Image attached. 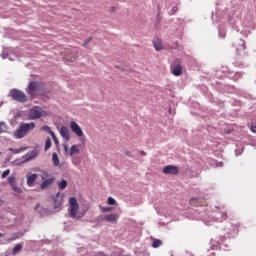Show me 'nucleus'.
<instances>
[{
    "label": "nucleus",
    "mask_w": 256,
    "mask_h": 256,
    "mask_svg": "<svg viewBox=\"0 0 256 256\" xmlns=\"http://www.w3.org/2000/svg\"><path fill=\"white\" fill-rule=\"evenodd\" d=\"M9 173H11V170L10 169H7L5 170L3 173H2V179H5V177H7L9 175Z\"/></svg>",
    "instance_id": "obj_45"
},
{
    "label": "nucleus",
    "mask_w": 256,
    "mask_h": 256,
    "mask_svg": "<svg viewBox=\"0 0 256 256\" xmlns=\"http://www.w3.org/2000/svg\"><path fill=\"white\" fill-rule=\"evenodd\" d=\"M34 209H35V211H37V209H39V203L35 205Z\"/></svg>",
    "instance_id": "obj_60"
},
{
    "label": "nucleus",
    "mask_w": 256,
    "mask_h": 256,
    "mask_svg": "<svg viewBox=\"0 0 256 256\" xmlns=\"http://www.w3.org/2000/svg\"><path fill=\"white\" fill-rule=\"evenodd\" d=\"M49 149H51V138L47 137L45 140L44 151H49Z\"/></svg>",
    "instance_id": "obj_31"
},
{
    "label": "nucleus",
    "mask_w": 256,
    "mask_h": 256,
    "mask_svg": "<svg viewBox=\"0 0 256 256\" xmlns=\"http://www.w3.org/2000/svg\"><path fill=\"white\" fill-rule=\"evenodd\" d=\"M8 183L11 185L12 183H15V176H9L8 177Z\"/></svg>",
    "instance_id": "obj_46"
},
{
    "label": "nucleus",
    "mask_w": 256,
    "mask_h": 256,
    "mask_svg": "<svg viewBox=\"0 0 256 256\" xmlns=\"http://www.w3.org/2000/svg\"><path fill=\"white\" fill-rule=\"evenodd\" d=\"M70 129H71L72 133H75V135H77V137H83V130L81 129V126H79V124H77V122L71 121Z\"/></svg>",
    "instance_id": "obj_10"
},
{
    "label": "nucleus",
    "mask_w": 256,
    "mask_h": 256,
    "mask_svg": "<svg viewBox=\"0 0 256 256\" xmlns=\"http://www.w3.org/2000/svg\"><path fill=\"white\" fill-rule=\"evenodd\" d=\"M3 237V233L0 232V239Z\"/></svg>",
    "instance_id": "obj_61"
},
{
    "label": "nucleus",
    "mask_w": 256,
    "mask_h": 256,
    "mask_svg": "<svg viewBox=\"0 0 256 256\" xmlns=\"http://www.w3.org/2000/svg\"><path fill=\"white\" fill-rule=\"evenodd\" d=\"M235 78V72H232L229 76L228 79H231V81H234Z\"/></svg>",
    "instance_id": "obj_51"
},
{
    "label": "nucleus",
    "mask_w": 256,
    "mask_h": 256,
    "mask_svg": "<svg viewBox=\"0 0 256 256\" xmlns=\"http://www.w3.org/2000/svg\"><path fill=\"white\" fill-rule=\"evenodd\" d=\"M9 161H11V156H7V157L5 158L4 163H9Z\"/></svg>",
    "instance_id": "obj_56"
},
{
    "label": "nucleus",
    "mask_w": 256,
    "mask_h": 256,
    "mask_svg": "<svg viewBox=\"0 0 256 256\" xmlns=\"http://www.w3.org/2000/svg\"><path fill=\"white\" fill-rule=\"evenodd\" d=\"M218 93H235V86L229 84L216 83Z\"/></svg>",
    "instance_id": "obj_8"
},
{
    "label": "nucleus",
    "mask_w": 256,
    "mask_h": 256,
    "mask_svg": "<svg viewBox=\"0 0 256 256\" xmlns=\"http://www.w3.org/2000/svg\"><path fill=\"white\" fill-rule=\"evenodd\" d=\"M235 155L236 157H239V155H243V147L235 149Z\"/></svg>",
    "instance_id": "obj_40"
},
{
    "label": "nucleus",
    "mask_w": 256,
    "mask_h": 256,
    "mask_svg": "<svg viewBox=\"0 0 256 256\" xmlns=\"http://www.w3.org/2000/svg\"><path fill=\"white\" fill-rule=\"evenodd\" d=\"M85 136L83 135V136H80V141H81V144L82 145H85Z\"/></svg>",
    "instance_id": "obj_54"
},
{
    "label": "nucleus",
    "mask_w": 256,
    "mask_h": 256,
    "mask_svg": "<svg viewBox=\"0 0 256 256\" xmlns=\"http://www.w3.org/2000/svg\"><path fill=\"white\" fill-rule=\"evenodd\" d=\"M53 183H55V177H50L40 184V189L43 191L47 189L49 185H53Z\"/></svg>",
    "instance_id": "obj_15"
},
{
    "label": "nucleus",
    "mask_w": 256,
    "mask_h": 256,
    "mask_svg": "<svg viewBox=\"0 0 256 256\" xmlns=\"http://www.w3.org/2000/svg\"><path fill=\"white\" fill-rule=\"evenodd\" d=\"M221 221H227V213L226 212H223L221 214Z\"/></svg>",
    "instance_id": "obj_47"
},
{
    "label": "nucleus",
    "mask_w": 256,
    "mask_h": 256,
    "mask_svg": "<svg viewBox=\"0 0 256 256\" xmlns=\"http://www.w3.org/2000/svg\"><path fill=\"white\" fill-rule=\"evenodd\" d=\"M91 41H93V37H89L86 40H84L82 47H87V45H89V43H91Z\"/></svg>",
    "instance_id": "obj_39"
},
{
    "label": "nucleus",
    "mask_w": 256,
    "mask_h": 256,
    "mask_svg": "<svg viewBox=\"0 0 256 256\" xmlns=\"http://www.w3.org/2000/svg\"><path fill=\"white\" fill-rule=\"evenodd\" d=\"M26 149H27V147H20L18 149L9 148V151H11V153H14V155H17L19 153H23V151H25Z\"/></svg>",
    "instance_id": "obj_25"
},
{
    "label": "nucleus",
    "mask_w": 256,
    "mask_h": 256,
    "mask_svg": "<svg viewBox=\"0 0 256 256\" xmlns=\"http://www.w3.org/2000/svg\"><path fill=\"white\" fill-rule=\"evenodd\" d=\"M7 129H9V127H7V123H5L4 121L0 122V135L1 133H7Z\"/></svg>",
    "instance_id": "obj_26"
},
{
    "label": "nucleus",
    "mask_w": 256,
    "mask_h": 256,
    "mask_svg": "<svg viewBox=\"0 0 256 256\" xmlns=\"http://www.w3.org/2000/svg\"><path fill=\"white\" fill-rule=\"evenodd\" d=\"M25 91H26L29 99L31 101H33V99L35 97H37V93L39 92V82H37V81H30L28 83V86H27Z\"/></svg>",
    "instance_id": "obj_6"
},
{
    "label": "nucleus",
    "mask_w": 256,
    "mask_h": 256,
    "mask_svg": "<svg viewBox=\"0 0 256 256\" xmlns=\"http://www.w3.org/2000/svg\"><path fill=\"white\" fill-rule=\"evenodd\" d=\"M37 155H39V151L37 150H32L30 152H28L27 154H25L24 156H22V160L19 158H16L15 160H13L11 162V165H13V167L15 166H21L23 165V163H29V161H31L32 159H35V157H37Z\"/></svg>",
    "instance_id": "obj_2"
},
{
    "label": "nucleus",
    "mask_w": 256,
    "mask_h": 256,
    "mask_svg": "<svg viewBox=\"0 0 256 256\" xmlns=\"http://www.w3.org/2000/svg\"><path fill=\"white\" fill-rule=\"evenodd\" d=\"M248 55L245 40L240 38L236 44V59H245Z\"/></svg>",
    "instance_id": "obj_5"
},
{
    "label": "nucleus",
    "mask_w": 256,
    "mask_h": 256,
    "mask_svg": "<svg viewBox=\"0 0 256 256\" xmlns=\"http://www.w3.org/2000/svg\"><path fill=\"white\" fill-rule=\"evenodd\" d=\"M25 236V232H15L11 235V237L9 238V241H17V239H21V237Z\"/></svg>",
    "instance_id": "obj_19"
},
{
    "label": "nucleus",
    "mask_w": 256,
    "mask_h": 256,
    "mask_svg": "<svg viewBox=\"0 0 256 256\" xmlns=\"http://www.w3.org/2000/svg\"><path fill=\"white\" fill-rule=\"evenodd\" d=\"M179 11V8L177 6L172 7V9L168 12V15H175Z\"/></svg>",
    "instance_id": "obj_38"
},
{
    "label": "nucleus",
    "mask_w": 256,
    "mask_h": 256,
    "mask_svg": "<svg viewBox=\"0 0 256 256\" xmlns=\"http://www.w3.org/2000/svg\"><path fill=\"white\" fill-rule=\"evenodd\" d=\"M234 67H243V61L236 60L233 62Z\"/></svg>",
    "instance_id": "obj_43"
},
{
    "label": "nucleus",
    "mask_w": 256,
    "mask_h": 256,
    "mask_svg": "<svg viewBox=\"0 0 256 256\" xmlns=\"http://www.w3.org/2000/svg\"><path fill=\"white\" fill-rule=\"evenodd\" d=\"M52 161L55 167H59V156L55 152L52 154Z\"/></svg>",
    "instance_id": "obj_27"
},
{
    "label": "nucleus",
    "mask_w": 256,
    "mask_h": 256,
    "mask_svg": "<svg viewBox=\"0 0 256 256\" xmlns=\"http://www.w3.org/2000/svg\"><path fill=\"white\" fill-rule=\"evenodd\" d=\"M212 255H215V252H213Z\"/></svg>",
    "instance_id": "obj_63"
},
{
    "label": "nucleus",
    "mask_w": 256,
    "mask_h": 256,
    "mask_svg": "<svg viewBox=\"0 0 256 256\" xmlns=\"http://www.w3.org/2000/svg\"><path fill=\"white\" fill-rule=\"evenodd\" d=\"M1 57H2V59H7V58L9 57V53H6V54H5V52H3V53L1 54Z\"/></svg>",
    "instance_id": "obj_53"
},
{
    "label": "nucleus",
    "mask_w": 256,
    "mask_h": 256,
    "mask_svg": "<svg viewBox=\"0 0 256 256\" xmlns=\"http://www.w3.org/2000/svg\"><path fill=\"white\" fill-rule=\"evenodd\" d=\"M102 221H105L106 223L115 224L117 223V221H119V214H114V213L106 214L102 218Z\"/></svg>",
    "instance_id": "obj_11"
},
{
    "label": "nucleus",
    "mask_w": 256,
    "mask_h": 256,
    "mask_svg": "<svg viewBox=\"0 0 256 256\" xmlns=\"http://www.w3.org/2000/svg\"><path fill=\"white\" fill-rule=\"evenodd\" d=\"M153 46L156 51H161L163 49V46L161 45V40L156 39L153 41Z\"/></svg>",
    "instance_id": "obj_20"
},
{
    "label": "nucleus",
    "mask_w": 256,
    "mask_h": 256,
    "mask_svg": "<svg viewBox=\"0 0 256 256\" xmlns=\"http://www.w3.org/2000/svg\"><path fill=\"white\" fill-rule=\"evenodd\" d=\"M41 130L42 131H47V133H49V135H51V133H53L52 129L49 126H47V125L43 126L41 128Z\"/></svg>",
    "instance_id": "obj_42"
},
{
    "label": "nucleus",
    "mask_w": 256,
    "mask_h": 256,
    "mask_svg": "<svg viewBox=\"0 0 256 256\" xmlns=\"http://www.w3.org/2000/svg\"><path fill=\"white\" fill-rule=\"evenodd\" d=\"M241 34L243 35V37H249V31L247 30L241 31Z\"/></svg>",
    "instance_id": "obj_49"
},
{
    "label": "nucleus",
    "mask_w": 256,
    "mask_h": 256,
    "mask_svg": "<svg viewBox=\"0 0 256 256\" xmlns=\"http://www.w3.org/2000/svg\"><path fill=\"white\" fill-rule=\"evenodd\" d=\"M190 205H194L195 207H199V198L193 197L190 199Z\"/></svg>",
    "instance_id": "obj_33"
},
{
    "label": "nucleus",
    "mask_w": 256,
    "mask_h": 256,
    "mask_svg": "<svg viewBox=\"0 0 256 256\" xmlns=\"http://www.w3.org/2000/svg\"><path fill=\"white\" fill-rule=\"evenodd\" d=\"M59 133L62 139L66 141H69V139H71V136L69 134V128H67V126H61V128L59 129Z\"/></svg>",
    "instance_id": "obj_14"
},
{
    "label": "nucleus",
    "mask_w": 256,
    "mask_h": 256,
    "mask_svg": "<svg viewBox=\"0 0 256 256\" xmlns=\"http://www.w3.org/2000/svg\"><path fill=\"white\" fill-rule=\"evenodd\" d=\"M67 184V180L62 179L61 181L57 182L58 189H60V191H63V189H67Z\"/></svg>",
    "instance_id": "obj_21"
},
{
    "label": "nucleus",
    "mask_w": 256,
    "mask_h": 256,
    "mask_svg": "<svg viewBox=\"0 0 256 256\" xmlns=\"http://www.w3.org/2000/svg\"><path fill=\"white\" fill-rule=\"evenodd\" d=\"M223 73H226V77H228L229 75H231L233 72V70L229 69V68H225L223 70Z\"/></svg>",
    "instance_id": "obj_44"
},
{
    "label": "nucleus",
    "mask_w": 256,
    "mask_h": 256,
    "mask_svg": "<svg viewBox=\"0 0 256 256\" xmlns=\"http://www.w3.org/2000/svg\"><path fill=\"white\" fill-rule=\"evenodd\" d=\"M205 97H206V99H208V101L210 102V103H213V102H215V97H213V93H211V92H207L206 94H205Z\"/></svg>",
    "instance_id": "obj_32"
},
{
    "label": "nucleus",
    "mask_w": 256,
    "mask_h": 256,
    "mask_svg": "<svg viewBox=\"0 0 256 256\" xmlns=\"http://www.w3.org/2000/svg\"><path fill=\"white\" fill-rule=\"evenodd\" d=\"M3 203H5V201L3 199L0 198V207L3 206Z\"/></svg>",
    "instance_id": "obj_59"
},
{
    "label": "nucleus",
    "mask_w": 256,
    "mask_h": 256,
    "mask_svg": "<svg viewBox=\"0 0 256 256\" xmlns=\"http://www.w3.org/2000/svg\"><path fill=\"white\" fill-rule=\"evenodd\" d=\"M203 211H205V208L201 206L197 209H193L192 212L195 215L194 219H197V220L203 219Z\"/></svg>",
    "instance_id": "obj_17"
},
{
    "label": "nucleus",
    "mask_w": 256,
    "mask_h": 256,
    "mask_svg": "<svg viewBox=\"0 0 256 256\" xmlns=\"http://www.w3.org/2000/svg\"><path fill=\"white\" fill-rule=\"evenodd\" d=\"M53 203H54V209H59V207H61V205L63 204V198H54L53 199Z\"/></svg>",
    "instance_id": "obj_23"
},
{
    "label": "nucleus",
    "mask_w": 256,
    "mask_h": 256,
    "mask_svg": "<svg viewBox=\"0 0 256 256\" xmlns=\"http://www.w3.org/2000/svg\"><path fill=\"white\" fill-rule=\"evenodd\" d=\"M168 113H169L170 115H175V110L169 108Z\"/></svg>",
    "instance_id": "obj_55"
},
{
    "label": "nucleus",
    "mask_w": 256,
    "mask_h": 256,
    "mask_svg": "<svg viewBox=\"0 0 256 256\" xmlns=\"http://www.w3.org/2000/svg\"><path fill=\"white\" fill-rule=\"evenodd\" d=\"M59 195H61L60 192L56 193V195L53 197V199H58Z\"/></svg>",
    "instance_id": "obj_58"
},
{
    "label": "nucleus",
    "mask_w": 256,
    "mask_h": 256,
    "mask_svg": "<svg viewBox=\"0 0 256 256\" xmlns=\"http://www.w3.org/2000/svg\"><path fill=\"white\" fill-rule=\"evenodd\" d=\"M235 229H237V226L231 222H227L224 231H226L227 235H231V231H235Z\"/></svg>",
    "instance_id": "obj_18"
},
{
    "label": "nucleus",
    "mask_w": 256,
    "mask_h": 256,
    "mask_svg": "<svg viewBox=\"0 0 256 256\" xmlns=\"http://www.w3.org/2000/svg\"><path fill=\"white\" fill-rule=\"evenodd\" d=\"M21 249H23V243L16 244L12 250V255H17V253H19V251H21Z\"/></svg>",
    "instance_id": "obj_24"
},
{
    "label": "nucleus",
    "mask_w": 256,
    "mask_h": 256,
    "mask_svg": "<svg viewBox=\"0 0 256 256\" xmlns=\"http://www.w3.org/2000/svg\"><path fill=\"white\" fill-rule=\"evenodd\" d=\"M10 186L12 187V191H15V193H18V194L23 193V190L17 187V182L10 184Z\"/></svg>",
    "instance_id": "obj_28"
},
{
    "label": "nucleus",
    "mask_w": 256,
    "mask_h": 256,
    "mask_svg": "<svg viewBox=\"0 0 256 256\" xmlns=\"http://www.w3.org/2000/svg\"><path fill=\"white\" fill-rule=\"evenodd\" d=\"M0 107H3V102H0Z\"/></svg>",
    "instance_id": "obj_62"
},
{
    "label": "nucleus",
    "mask_w": 256,
    "mask_h": 256,
    "mask_svg": "<svg viewBox=\"0 0 256 256\" xmlns=\"http://www.w3.org/2000/svg\"><path fill=\"white\" fill-rule=\"evenodd\" d=\"M244 72H234V82L239 81L240 79H243Z\"/></svg>",
    "instance_id": "obj_30"
},
{
    "label": "nucleus",
    "mask_w": 256,
    "mask_h": 256,
    "mask_svg": "<svg viewBox=\"0 0 256 256\" xmlns=\"http://www.w3.org/2000/svg\"><path fill=\"white\" fill-rule=\"evenodd\" d=\"M43 117V112L41 108L35 106L30 110V119H41Z\"/></svg>",
    "instance_id": "obj_12"
},
{
    "label": "nucleus",
    "mask_w": 256,
    "mask_h": 256,
    "mask_svg": "<svg viewBox=\"0 0 256 256\" xmlns=\"http://www.w3.org/2000/svg\"><path fill=\"white\" fill-rule=\"evenodd\" d=\"M32 129H35L34 122L25 124L21 123L18 129L14 132V135L16 139H23V137H25V134L29 133V131H31Z\"/></svg>",
    "instance_id": "obj_3"
},
{
    "label": "nucleus",
    "mask_w": 256,
    "mask_h": 256,
    "mask_svg": "<svg viewBox=\"0 0 256 256\" xmlns=\"http://www.w3.org/2000/svg\"><path fill=\"white\" fill-rule=\"evenodd\" d=\"M218 35L221 39H225V37L227 36V33L224 30H219L218 31Z\"/></svg>",
    "instance_id": "obj_41"
},
{
    "label": "nucleus",
    "mask_w": 256,
    "mask_h": 256,
    "mask_svg": "<svg viewBox=\"0 0 256 256\" xmlns=\"http://www.w3.org/2000/svg\"><path fill=\"white\" fill-rule=\"evenodd\" d=\"M63 148H64L65 153L69 152V146L67 144L64 143Z\"/></svg>",
    "instance_id": "obj_52"
},
{
    "label": "nucleus",
    "mask_w": 256,
    "mask_h": 256,
    "mask_svg": "<svg viewBox=\"0 0 256 256\" xmlns=\"http://www.w3.org/2000/svg\"><path fill=\"white\" fill-rule=\"evenodd\" d=\"M161 245H163V241L159 239H154V241L152 242L153 249H158V247H161Z\"/></svg>",
    "instance_id": "obj_29"
},
{
    "label": "nucleus",
    "mask_w": 256,
    "mask_h": 256,
    "mask_svg": "<svg viewBox=\"0 0 256 256\" xmlns=\"http://www.w3.org/2000/svg\"><path fill=\"white\" fill-rule=\"evenodd\" d=\"M124 155H126V157H133V154H131V151L129 150H125Z\"/></svg>",
    "instance_id": "obj_48"
},
{
    "label": "nucleus",
    "mask_w": 256,
    "mask_h": 256,
    "mask_svg": "<svg viewBox=\"0 0 256 256\" xmlns=\"http://www.w3.org/2000/svg\"><path fill=\"white\" fill-rule=\"evenodd\" d=\"M234 131L233 129H224V133L226 135H231V132Z\"/></svg>",
    "instance_id": "obj_50"
},
{
    "label": "nucleus",
    "mask_w": 256,
    "mask_h": 256,
    "mask_svg": "<svg viewBox=\"0 0 256 256\" xmlns=\"http://www.w3.org/2000/svg\"><path fill=\"white\" fill-rule=\"evenodd\" d=\"M50 135H51L56 147H59V139H57V136L55 135V132H50Z\"/></svg>",
    "instance_id": "obj_34"
},
{
    "label": "nucleus",
    "mask_w": 256,
    "mask_h": 256,
    "mask_svg": "<svg viewBox=\"0 0 256 256\" xmlns=\"http://www.w3.org/2000/svg\"><path fill=\"white\" fill-rule=\"evenodd\" d=\"M8 97H11L13 101H17L18 103H27L29 101L27 94L17 88L10 89Z\"/></svg>",
    "instance_id": "obj_1"
},
{
    "label": "nucleus",
    "mask_w": 256,
    "mask_h": 256,
    "mask_svg": "<svg viewBox=\"0 0 256 256\" xmlns=\"http://www.w3.org/2000/svg\"><path fill=\"white\" fill-rule=\"evenodd\" d=\"M75 153H81V150H79V146L74 144L70 148V157H73V155H75Z\"/></svg>",
    "instance_id": "obj_22"
},
{
    "label": "nucleus",
    "mask_w": 256,
    "mask_h": 256,
    "mask_svg": "<svg viewBox=\"0 0 256 256\" xmlns=\"http://www.w3.org/2000/svg\"><path fill=\"white\" fill-rule=\"evenodd\" d=\"M109 211H113V207L111 206H106L101 208L102 213H109Z\"/></svg>",
    "instance_id": "obj_37"
},
{
    "label": "nucleus",
    "mask_w": 256,
    "mask_h": 256,
    "mask_svg": "<svg viewBox=\"0 0 256 256\" xmlns=\"http://www.w3.org/2000/svg\"><path fill=\"white\" fill-rule=\"evenodd\" d=\"M139 154L142 155V157H145V155H147V152L141 150V151L139 152Z\"/></svg>",
    "instance_id": "obj_57"
},
{
    "label": "nucleus",
    "mask_w": 256,
    "mask_h": 256,
    "mask_svg": "<svg viewBox=\"0 0 256 256\" xmlns=\"http://www.w3.org/2000/svg\"><path fill=\"white\" fill-rule=\"evenodd\" d=\"M212 103H215V105H217L218 107H225V102H223V101H221L220 99H217V98Z\"/></svg>",
    "instance_id": "obj_35"
},
{
    "label": "nucleus",
    "mask_w": 256,
    "mask_h": 256,
    "mask_svg": "<svg viewBox=\"0 0 256 256\" xmlns=\"http://www.w3.org/2000/svg\"><path fill=\"white\" fill-rule=\"evenodd\" d=\"M107 203L108 205H117V201L115 200V198L109 196L107 199Z\"/></svg>",
    "instance_id": "obj_36"
},
{
    "label": "nucleus",
    "mask_w": 256,
    "mask_h": 256,
    "mask_svg": "<svg viewBox=\"0 0 256 256\" xmlns=\"http://www.w3.org/2000/svg\"><path fill=\"white\" fill-rule=\"evenodd\" d=\"M212 19H213V12H212Z\"/></svg>",
    "instance_id": "obj_64"
},
{
    "label": "nucleus",
    "mask_w": 256,
    "mask_h": 256,
    "mask_svg": "<svg viewBox=\"0 0 256 256\" xmlns=\"http://www.w3.org/2000/svg\"><path fill=\"white\" fill-rule=\"evenodd\" d=\"M164 175H179V167L175 165H167L163 168Z\"/></svg>",
    "instance_id": "obj_9"
},
{
    "label": "nucleus",
    "mask_w": 256,
    "mask_h": 256,
    "mask_svg": "<svg viewBox=\"0 0 256 256\" xmlns=\"http://www.w3.org/2000/svg\"><path fill=\"white\" fill-rule=\"evenodd\" d=\"M210 242L212 245V251H215V247H218L219 249H224V251H227V249H229V244H227V238H225V236H220V239L217 241L211 239Z\"/></svg>",
    "instance_id": "obj_7"
},
{
    "label": "nucleus",
    "mask_w": 256,
    "mask_h": 256,
    "mask_svg": "<svg viewBox=\"0 0 256 256\" xmlns=\"http://www.w3.org/2000/svg\"><path fill=\"white\" fill-rule=\"evenodd\" d=\"M26 179H27V181H26L27 186L28 187H33L35 181H37V173L31 174V172H28L26 174Z\"/></svg>",
    "instance_id": "obj_13"
},
{
    "label": "nucleus",
    "mask_w": 256,
    "mask_h": 256,
    "mask_svg": "<svg viewBox=\"0 0 256 256\" xmlns=\"http://www.w3.org/2000/svg\"><path fill=\"white\" fill-rule=\"evenodd\" d=\"M172 75L175 77H181V75H183V66H181V64L174 66L172 69Z\"/></svg>",
    "instance_id": "obj_16"
},
{
    "label": "nucleus",
    "mask_w": 256,
    "mask_h": 256,
    "mask_svg": "<svg viewBox=\"0 0 256 256\" xmlns=\"http://www.w3.org/2000/svg\"><path fill=\"white\" fill-rule=\"evenodd\" d=\"M69 205H70V209H68L69 217L71 219H81L83 217V214L77 216V213L79 211V202H77V198L70 197Z\"/></svg>",
    "instance_id": "obj_4"
}]
</instances>
